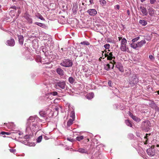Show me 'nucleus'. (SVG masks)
<instances>
[{"mask_svg": "<svg viewBox=\"0 0 159 159\" xmlns=\"http://www.w3.org/2000/svg\"><path fill=\"white\" fill-rule=\"evenodd\" d=\"M110 63H111L112 64V69H113L114 66V65L115 64L116 67L117 68H118L120 72H123L124 69L123 66L122 64L120 63L117 62L116 63V62L113 60L112 61H111V62H110Z\"/></svg>", "mask_w": 159, "mask_h": 159, "instance_id": "1", "label": "nucleus"}, {"mask_svg": "<svg viewBox=\"0 0 159 159\" xmlns=\"http://www.w3.org/2000/svg\"><path fill=\"white\" fill-rule=\"evenodd\" d=\"M72 61L69 59H65L60 63V65L65 67H69L72 65Z\"/></svg>", "mask_w": 159, "mask_h": 159, "instance_id": "2", "label": "nucleus"}, {"mask_svg": "<svg viewBox=\"0 0 159 159\" xmlns=\"http://www.w3.org/2000/svg\"><path fill=\"white\" fill-rule=\"evenodd\" d=\"M66 86V84L64 81H60L56 83L55 84V88L57 89H64Z\"/></svg>", "mask_w": 159, "mask_h": 159, "instance_id": "3", "label": "nucleus"}, {"mask_svg": "<svg viewBox=\"0 0 159 159\" xmlns=\"http://www.w3.org/2000/svg\"><path fill=\"white\" fill-rule=\"evenodd\" d=\"M127 40H121V46L120 47L121 51L125 52L127 50L128 48L127 47Z\"/></svg>", "mask_w": 159, "mask_h": 159, "instance_id": "4", "label": "nucleus"}, {"mask_svg": "<svg viewBox=\"0 0 159 159\" xmlns=\"http://www.w3.org/2000/svg\"><path fill=\"white\" fill-rule=\"evenodd\" d=\"M150 122L147 120L142 122V126L143 129L148 130L149 129V128L150 126Z\"/></svg>", "mask_w": 159, "mask_h": 159, "instance_id": "5", "label": "nucleus"}, {"mask_svg": "<svg viewBox=\"0 0 159 159\" xmlns=\"http://www.w3.org/2000/svg\"><path fill=\"white\" fill-rule=\"evenodd\" d=\"M95 30L97 32H99L101 33V29H104V30H105V27L103 25H96L95 27Z\"/></svg>", "mask_w": 159, "mask_h": 159, "instance_id": "6", "label": "nucleus"}, {"mask_svg": "<svg viewBox=\"0 0 159 159\" xmlns=\"http://www.w3.org/2000/svg\"><path fill=\"white\" fill-rule=\"evenodd\" d=\"M87 12L91 16H94L97 14V11L95 9H89Z\"/></svg>", "mask_w": 159, "mask_h": 159, "instance_id": "7", "label": "nucleus"}, {"mask_svg": "<svg viewBox=\"0 0 159 159\" xmlns=\"http://www.w3.org/2000/svg\"><path fill=\"white\" fill-rule=\"evenodd\" d=\"M139 10L142 12V14L143 16H146L148 15V13L145 7L142 6H140L139 7Z\"/></svg>", "mask_w": 159, "mask_h": 159, "instance_id": "8", "label": "nucleus"}, {"mask_svg": "<svg viewBox=\"0 0 159 159\" xmlns=\"http://www.w3.org/2000/svg\"><path fill=\"white\" fill-rule=\"evenodd\" d=\"M24 16L25 19L27 20L28 22L30 24L32 23V20L30 18L31 16L29 14L25 13V14Z\"/></svg>", "mask_w": 159, "mask_h": 159, "instance_id": "9", "label": "nucleus"}, {"mask_svg": "<svg viewBox=\"0 0 159 159\" xmlns=\"http://www.w3.org/2000/svg\"><path fill=\"white\" fill-rule=\"evenodd\" d=\"M137 40H132L133 41L132 43H131L130 46L131 47L133 48H137L138 47Z\"/></svg>", "mask_w": 159, "mask_h": 159, "instance_id": "10", "label": "nucleus"}, {"mask_svg": "<svg viewBox=\"0 0 159 159\" xmlns=\"http://www.w3.org/2000/svg\"><path fill=\"white\" fill-rule=\"evenodd\" d=\"M78 10V5L76 4H75L73 5V6L72 8V11L74 14L75 15L77 13Z\"/></svg>", "mask_w": 159, "mask_h": 159, "instance_id": "11", "label": "nucleus"}, {"mask_svg": "<svg viewBox=\"0 0 159 159\" xmlns=\"http://www.w3.org/2000/svg\"><path fill=\"white\" fill-rule=\"evenodd\" d=\"M78 151L81 153H84L87 154H89V152L87 150L84 148H79L78 149Z\"/></svg>", "mask_w": 159, "mask_h": 159, "instance_id": "12", "label": "nucleus"}, {"mask_svg": "<svg viewBox=\"0 0 159 159\" xmlns=\"http://www.w3.org/2000/svg\"><path fill=\"white\" fill-rule=\"evenodd\" d=\"M57 72L59 75H62L64 74L63 71L60 68H58L57 69Z\"/></svg>", "mask_w": 159, "mask_h": 159, "instance_id": "13", "label": "nucleus"}, {"mask_svg": "<svg viewBox=\"0 0 159 159\" xmlns=\"http://www.w3.org/2000/svg\"><path fill=\"white\" fill-rule=\"evenodd\" d=\"M139 22L141 25L143 26H145L147 24V22L144 20H139Z\"/></svg>", "mask_w": 159, "mask_h": 159, "instance_id": "14", "label": "nucleus"}, {"mask_svg": "<svg viewBox=\"0 0 159 159\" xmlns=\"http://www.w3.org/2000/svg\"><path fill=\"white\" fill-rule=\"evenodd\" d=\"M148 12L149 15L150 16H152L154 14L155 10L153 8H151L149 9Z\"/></svg>", "mask_w": 159, "mask_h": 159, "instance_id": "15", "label": "nucleus"}, {"mask_svg": "<svg viewBox=\"0 0 159 159\" xmlns=\"http://www.w3.org/2000/svg\"><path fill=\"white\" fill-rule=\"evenodd\" d=\"M7 44L10 46H13L15 44L14 40H7Z\"/></svg>", "mask_w": 159, "mask_h": 159, "instance_id": "16", "label": "nucleus"}, {"mask_svg": "<svg viewBox=\"0 0 159 159\" xmlns=\"http://www.w3.org/2000/svg\"><path fill=\"white\" fill-rule=\"evenodd\" d=\"M125 123L128 126L130 127H132V125L131 121L129 120H125Z\"/></svg>", "mask_w": 159, "mask_h": 159, "instance_id": "17", "label": "nucleus"}, {"mask_svg": "<svg viewBox=\"0 0 159 159\" xmlns=\"http://www.w3.org/2000/svg\"><path fill=\"white\" fill-rule=\"evenodd\" d=\"M74 120V119H70L67 122V125L68 126H70L73 123V121Z\"/></svg>", "mask_w": 159, "mask_h": 159, "instance_id": "18", "label": "nucleus"}, {"mask_svg": "<svg viewBox=\"0 0 159 159\" xmlns=\"http://www.w3.org/2000/svg\"><path fill=\"white\" fill-rule=\"evenodd\" d=\"M146 43L145 40H141L139 42H138V47H141L143 44H145Z\"/></svg>", "mask_w": 159, "mask_h": 159, "instance_id": "19", "label": "nucleus"}, {"mask_svg": "<svg viewBox=\"0 0 159 159\" xmlns=\"http://www.w3.org/2000/svg\"><path fill=\"white\" fill-rule=\"evenodd\" d=\"M34 24L42 27H43L45 26V24L39 22H36L34 23Z\"/></svg>", "mask_w": 159, "mask_h": 159, "instance_id": "20", "label": "nucleus"}, {"mask_svg": "<svg viewBox=\"0 0 159 159\" xmlns=\"http://www.w3.org/2000/svg\"><path fill=\"white\" fill-rule=\"evenodd\" d=\"M132 119L134 121L136 122H139L141 120V119L136 117L135 116H134L133 117H132Z\"/></svg>", "mask_w": 159, "mask_h": 159, "instance_id": "21", "label": "nucleus"}, {"mask_svg": "<svg viewBox=\"0 0 159 159\" xmlns=\"http://www.w3.org/2000/svg\"><path fill=\"white\" fill-rule=\"evenodd\" d=\"M147 152L149 156H152V151L150 149H148L147 150Z\"/></svg>", "mask_w": 159, "mask_h": 159, "instance_id": "22", "label": "nucleus"}, {"mask_svg": "<svg viewBox=\"0 0 159 159\" xmlns=\"http://www.w3.org/2000/svg\"><path fill=\"white\" fill-rule=\"evenodd\" d=\"M99 2L101 5L102 6L106 4V1L105 0H99Z\"/></svg>", "mask_w": 159, "mask_h": 159, "instance_id": "23", "label": "nucleus"}, {"mask_svg": "<svg viewBox=\"0 0 159 159\" xmlns=\"http://www.w3.org/2000/svg\"><path fill=\"white\" fill-rule=\"evenodd\" d=\"M83 139L84 136H81L79 137H77L76 138V140L79 141H80V140H83Z\"/></svg>", "mask_w": 159, "mask_h": 159, "instance_id": "24", "label": "nucleus"}, {"mask_svg": "<svg viewBox=\"0 0 159 159\" xmlns=\"http://www.w3.org/2000/svg\"><path fill=\"white\" fill-rule=\"evenodd\" d=\"M80 44L84 45H88L89 44V43L87 41H84L80 43Z\"/></svg>", "mask_w": 159, "mask_h": 159, "instance_id": "25", "label": "nucleus"}, {"mask_svg": "<svg viewBox=\"0 0 159 159\" xmlns=\"http://www.w3.org/2000/svg\"><path fill=\"white\" fill-rule=\"evenodd\" d=\"M110 65L109 64H107L105 66V69L107 70H108L110 69Z\"/></svg>", "mask_w": 159, "mask_h": 159, "instance_id": "26", "label": "nucleus"}, {"mask_svg": "<svg viewBox=\"0 0 159 159\" xmlns=\"http://www.w3.org/2000/svg\"><path fill=\"white\" fill-rule=\"evenodd\" d=\"M42 139V136H39L37 139V142L38 143L40 142Z\"/></svg>", "mask_w": 159, "mask_h": 159, "instance_id": "27", "label": "nucleus"}, {"mask_svg": "<svg viewBox=\"0 0 159 159\" xmlns=\"http://www.w3.org/2000/svg\"><path fill=\"white\" fill-rule=\"evenodd\" d=\"M69 81L70 83H73L74 82V80L72 77H70L69 78Z\"/></svg>", "mask_w": 159, "mask_h": 159, "instance_id": "28", "label": "nucleus"}, {"mask_svg": "<svg viewBox=\"0 0 159 159\" xmlns=\"http://www.w3.org/2000/svg\"><path fill=\"white\" fill-rule=\"evenodd\" d=\"M10 133L9 132H5L4 131L1 132L0 133V134H1L2 135H4V134H7V135H9L10 134Z\"/></svg>", "mask_w": 159, "mask_h": 159, "instance_id": "29", "label": "nucleus"}, {"mask_svg": "<svg viewBox=\"0 0 159 159\" xmlns=\"http://www.w3.org/2000/svg\"><path fill=\"white\" fill-rule=\"evenodd\" d=\"M113 58L115 59V57H113V56H108L107 57V59L108 60H111Z\"/></svg>", "mask_w": 159, "mask_h": 159, "instance_id": "30", "label": "nucleus"}, {"mask_svg": "<svg viewBox=\"0 0 159 159\" xmlns=\"http://www.w3.org/2000/svg\"><path fill=\"white\" fill-rule=\"evenodd\" d=\"M31 136H30V135H25L24 137V139H29L30 138Z\"/></svg>", "mask_w": 159, "mask_h": 159, "instance_id": "31", "label": "nucleus"}, {"mask_svg": "<svg viewBox=\"0 0 159 159\" xmlns=\"http://www.w3.org/2000/svg\"><path fill=\"white\" fill-rule=\"evenodd\" d=\"M149 58L152 61H154L155 58L152 55H150L149 56Z\"/></svg>", "mask_w": 159, "mask_h": 159, "instance_id": "32", "label": "nucleus"}, {"mask_svg": "<svg viewBox=\"0 0 159 159\" xmlns=\"http://www.w3.org/2000/svg\"><path fill=\"white\" fill-rule=\"evenodd\" d=\"M110 45L109 44H106L104 45V47L106 49H109L110 47Z\"/></svg>", "mask_w": 159, "mask_h": 159, "instance_id": "33", "label": "nucleus"}, {"mask_svg": "<svg viewBox=\"0 0 159 159\" xmlns=\"http://www.w3.org/2000/svg\"><path fill=\"white\" fill-rule=\"evenodd\" d=\"M38 18L42 20H43V21L45 20V19L43 18V17L41 15H40L39 17H38Z\"/></svg>", "mask_w": 159, "mask_h": 159, "instance_id": "34", "label": "nucleus"}, {"mask_svg": "<svg viewBox=\"0 0 159 159\" xmlns=\"http://www.w3.org/2000/svg\"><path fill=\"white\" fill-rule=\"evenodd\" d=\"M9 150L11 152L13 153L14 154L16 153V150L14 149H10Z\"/></svg>", "mask_w": 159, "mask_h": 159, "instance_id": "35", "label": "nucleus"}, {"mask_svg": "<svg viewBox=\"0 0 159 159\" xmlns=\"http://www.w3.org/2000/svg\"><path fill=\"white\" fill-rule=\"evenodd\" d=\"M32 126L33 127L32 129H35L36 128L37 125L35 123H33L32 124Z\"/></svg>", "mask_w": 159, "mask_h": 159, "instance_id": "36", "label": "nucleus"}, {"mask_svg": "<svg viewBox=\"0 0 159 159\" xmlns=\"http://www.w3.org/2000/svg\"><path fill=\"white\" fill-rule=\"evenodd\" d=\"M67 139L71 142H73L74 141V139H71V138H67Z\"/></svg>", "mask_w": 159, "mask_h": 159, "instance_id": "37", "label": "nucleus"}, {"mask_svg": "<svg viewBox=\"0 0 159 159\" xmlns=\"http://www.w3.org/2000/svg\"><path fill=\"white\" fill-rule=\"evenodd\" d=\"M101 31L102 32H101V34H103L104 33H105L107 31V30H106V28H105V30H104V29H101Z\"/></svg>", "mask_w": 159, "mask_h": 159, "instance_id": "38", "label": "nucleus"}, {"mask_svg": "<svg viewBox=\"0 0 159 159\" xmlns=\"http://www.w3.org/2000/svg\"><path fill=\"white\" fill-rule=\"evenodd\" d=\"M70 116L72 118V119H74L75 120V114L74 113H72L71 114Z\"/></svg>", "mask_w": 159, "mask_h": 159, "instance_id": "39", "label": "nucleus"}, {"mask_svg": "<svg viewBox=\"0 0 159 159\" xmlns=\"http://www.w3.org/2000/svg\"><path fill=\"white\" fill-rule=\"evenodd\" d=\"M150 1L151 4H154L156 1V0H150Z\"/></svg>", "mask_w": 159, "mask_h": 159, "instance_id": "40", "label": "nucleus"}, {"mask_svg": "<svg viewBox=\"0 0 159 159\" xmlns=\"http://www.w3.org/2000/svg\"><path fill=\"white\" fill-rule=\"evenodd\" d=\"M57 93L56 91H53L52 93V94L53 96H56L57 95Z\"/></svg>", "mask_w": 159, "mask_h": 159, "instance_id": "41", "label": "nucleus"}, {"mask_svg": "<svg viewBox=\"0 0 159 159\" xmlns=\"http://www.w3.org/2000/svg\"><path fill=\"white\" fill-rule=\"evenodd\" d=\"M18 37L19 40H22L23 39V37L22 35H19Z\"/></svg>", "mask_w": 159, "mask_h": 159, "instance_id": "42", "label": "nucleus"}, {"mask_svg": "<svg viewBox=\"0 0 159 159\" xmlns=\"http://www.w3.org/2000/svg\"><path fill=\"white\" fill-rule=\"evenodd\" d=\"M29 120H34V119L33 117L30 116L29 119Z\"/></svg>", "mask_w": 159, "mask_h": 159, "instance_id": "43", "label": "nucleus"}, {"mask_svg": "<svg viewBox=\"0 0 159 159\" xmlns=\"http://www.w3.org/2000/svg\"><path fill=\"white\" fill-rule=\"evenodd\" d=\"M11 8L14 9L15 10H16L17 7L15 6H11L10 7Z\"/></svg>", "mask_w": 159, "mask_h": 159, "instance_id": "44", "label": "nucleus"}, {"mask_svg": "<svg viewBox=\"0 0 159 159\" xmlns=\"http://www.w3.org/2000/svg\"><path fill=\"white\" fill-rule=\"evenodd\" d=\"M115 8L118 10H119L120 8V6L118 5H117L115 6Z\"/></svg>", "mask_w": 159, "mask_h": 159, "instance_id": "45", "label": "nucleus"}, {"mask_svg": "<svg viewBox=\"0 0 159 159\" xmlns=\"http://www.w3.org/2000/svg\"><path fill=\"white\" fill-rule=\"evenodd\" d=\"M19 1V0H12V1L14 4H16V2Z\"/></svg>", "mask_w": 159, "mask_h": 159, "instance_id": "46", "label": "nucleus"}, {"mask_svg": "<svg viewBox=\"0 0 159 159\" xmlns=\"http://www.w3.org/2000/svg\"><path fill=\"white\" fill-rule=\"evenodd\" d=\"M129 116L132 118V117L134 116V115L133 114L130 112H129Z\"/></svg>", "mask_w": 159, "mask_h": 159, "instance_id": "47", "label": "nucleus"}, {"mask_svg": "<svg viewBox=\"0 0 159 159\" xmlns=\"http://www.w3.org/2000/svg\"><path fill=\"white\" fill-rule=\"evenodd\" d=\"M19 41L20 44L22 45L23 44V40H19Z\"/></svg>", "mask_w": 159, "mask_h": 159, "instance_id": "48", "label": "nucleus"}, {"mask_svg": "<svg viewBox=\"0 0 159 159\" xmlns=\"http://www.w3.org/2000/svg\"><path fill=\"white\" fill-rule=\"evenodd\" d=\"M89 2L91 4H93V0H89Z\"/></svg>", "mask_w": 159, "mask_h": 159, "instance_id": "49", "label": "nucleus"}, {"mask_svg": "<svg viewBox=\"0 0 159 159\" xmlns=\"http://www.w3.org/2000/svg\"><path fill=\"white\" fill-rule=\"evenodd\" d=\"M111 81H109L108 83V84L110 86H111Z\"/></svg>", "mask_w": 159, "mask_h": 159, "instance_id": "50", "label": "nucleus"}, {"mask_svg": "<svg viewBox=\"0 0 159 159\" xmlns=\"http://www.w3.org/2000/svg\"><path fill=\"white\" fill-rule=\"evenodd\" d=\"M139 38V37H138L136 38H135L134 39H133L132 40H138Z\"/></svg>", "mask_w": 159, "mask_h": 159, "instance_id": "51", "label": "nucleus"}, {"mask_svg": "<svg viewBox=\"0 0 159 159\" xmlns=\"http://www.w3.org/2000/svg\"><path fill=\"white\" fill-rule=\"evenodd\" d=\"M127 13L128 15L129 16L130 15V12H129V10H127Z\"/></svg>", "mask_w": 159, "mask_h": 159, "instance_id": "52", "label": "nucleus"}, {"mask_svg": "<svg viewBox=\"0 0 159 159\" xmlns=\"http://www.w3.org/2000/svg\"><path fill=\"white\" fill-rule=\"evenodd\" d=\"M148 134H146V136L144 137L145 139H147V137H148Z\"/></svg>", "mask_w": 159, "mask_h": 159, "instance_id": "53", "label": "nucleus"}, {"mask_svg": "<svg viewBox=\"0 0 159 159\" xmlns=\"http://www.w3.org/2000/svg\"><path fill=\"white\" fill-rule=\"evenodd\" d=\"M109 56H113V55H112V52H110L109 54Z\"/></svg>", "mask_w": 159, "mask_h": 159, "instance_id": "54", "label": "nucleus"}, {"mask_svg": "<svg viewBox=\"0 0 159 159\" xmlns=\"http://www.w3.org/2000/svg\"><path fill=\"white\" fill-rule=\"evenodd\" d=\"M109 56V55L107 54H105V57H108V56Z\"/></svg>", "mask_w": 159, "mask_h": 159, "instance_id": "55", "label": "nucleus"}, {"mask_svg": "<svg viewBox=\"0 0 159 159\" xmlns=\"http://www.w3.org/2000/svg\"><path fill=\"white\" fill-rule=\"evenodd\" d=\"M55 109L56 111H58V107H56L55 108Z\"/></svg>", "mask_w": 159, "mask_h": 159, "instance_id": "56", "label": "nucleus"}, {"mask_svg": "<svg viewBox=\"0 0 159 159\" xmlns=\"http://www.w3.org/2000/svg\"><path fill=\"white\" fill-rule=\"evenodd\" d=\"M146 0H140L141 1V2H144V1H145Z\"/></svg>", "mask_w": 159, "mask_h": 159, "instance_id": "57", "label": "nucleus"}, {"mask_svg": "<svg viewBox=\"0 0 159 159\" xmlns=\"http://www.w3.org/2000/svg\"><path fill=\"white\" fill-rule=\"evenodd\" d=\"M147 140H146V141H145V143H144V144H147Z\"/></svg>", "mask_w": 159, "mask_h": 159, "instance_id": "58", "label": "nucleus"}, {"mask_svg": "<svg viewBox=\"0 0 159 159\" xmlns=\"http://www.w3.org/2000/svg\"><path fill=\"white\" fill-rule=\"evenodd\" d=\"M20 11H18V13L19 14H20Z\"/></svg>", "mask_w": 159, "mask_h": 159, "instance_id": "59", "label": "nucleus"}, {"mask_svg": "<svg viewBox=\"0 0 159 159\" xmlns=\"http://www.w3.org/2000/svg\"><path fill=\"white\" fill-rule=\"evenodd\" d=\"M157 147H159V145H158V144H157Z\"/></svg>", "mask_w": 159, "mask_h": 159, "instance_id": "60", "label": "nucleus"}, {"mask_svg": "<svg viewBox=\"0 0 159 159\" xmlns=\"http://www.w3.org/2000/svg\"><path fill=\"white\" fill-rule=\"evenodd\" d=\"M52 39V38H51V36H50V38H49V39Z\"/></svg>", "mask_w": 159, "mask_h": 159, "instance_id": "61", "label": "nucleus"}, {"mask_svg": "<svg viewBox=\"0 0 159 159\" xmlns=\"http://www.w3.org/2000/svg\"><path fill=\"white\" fill-rule=\"evenodd\" d=\"M157 94L159 95V91H158L157 92Z\"/></svg>", "mask_w": 159, "mask_h": 159, "instance_id": "62", "label": "nucleus"}, {"mask_svg": "<svg viewBox=\"0 0 159 159\" xmlns=\"http://www.w3.org/2000/svg\"><path fill=\"white\" fill-rule=\"evenodd\" d=\"M122 40H126L124 38Z\"/></svg>", "mask_w": 159, "mask_h": 159, "instance_id": "63", "label": "nucleus"}, {"mask_svg": "<svg viewBox=\"0 0 159 159\" xmlns=\"http://www.w3.org/2000/svg\"><path fill=\"white\" fill-rule=\"evenodd\" d=\"M75 25H71L72 26H74Z\"/></svg>", "mask_w": 159, "mask_h": 159, "instance_id": "64", "label": "nucleus"}]
</instances>
